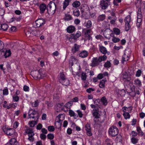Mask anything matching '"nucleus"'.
Segmentation results:
<instances>
[{
	"mask_svg": "<svg viewBox=\"0 0 145 145\" xmlns=\"http://www.w3.org/2000/svg\"><path fill=\"white\" fill-rule=\"evenodd\" d=\"M59 80L60 82L64 85L67 86L69 84V81L66 78L63 72L60 73Z\"/></svg>",
	"mask_w": 145,
	"mask_h": 145,
	"instance_id": "f257e3e1",
	"label": "nucleus"
},
{
	"mask_svg": "<svg viewBox=\"0 0 145 145\" xmlns=\"http://www.w3.org/2000/svg\"><path fill=\"white\" fill-rule=\"evenodd\" d=\"M2 129L7 135L11 136L13 135L15 132V130L13 128H10L6 126H4L2 127Z\"/></svg>",
	"mask_w": 145,
	"mask_h": 145,
	"instance_id": "f03ea898",
	"label": "nucleus"
},
{
	"mask_svg": "<svg viewBox=\"0 0 145 145\" xmlns=\"http://www.w3.org/2000/svg\"><path fill=\"white\" fill-rule=\"evenodd\" d=\"M108 132L110 135L112 137H115L118 133V130L116 127L112 126L109 128Z\"/></svg>",
	"mask_w": 145,
	"mask_h": 145,
	"instance_id": "7ed1b4c3",
	"label": "nucleus"
},
{
	"mask_svg": "<svg viewBox=\"0 0 145 145\" xmlns=\"http://www.w3.org/2000/svg\"><path fill=\"white\" fill-rule=\"evenodd\" d=\"M46 7L47 12L48 14H49V12H51V10L54 11V12L56 9V5L55 3L53 1H50Z\"/></svg>",
	"mask_w": 145,
	"mask_h": 145,
	"instance_id": "20e7f679",
	"label": "nucleus"
},
{
	"mask_svg": "<svg viewBox=\"0 0 145 145\" xmlns=\"http://www.w3.org/2000/svg\"><path fill=\"white\" fill-rule=\"evenodd\" d=\"M28 114L29 118H32L33 119L36 118L37 120H38L39 118V116L38 115L37 112L35 110L32 111V110H30L29 111Z\"/></svg>",
	"mask_w": 145,
	"mask_h": 145,
	"instance_id": "39448f33",
	"label": "nucleus"
},
{
	"mask_svg": "<svg viewBox=\"0 0 145 145\" xmlns=\"http://www.w3.org/2000/svg\"><path fill=\"white\" fill-rule=\"evenodd\" d=\"M45 20L43 18H40L35 21L36 26L37 27H39L44 25L45 23Z\"/></svg>",
	"mask_w": 145,
	"mask_h": 145,
	"instance_id": "423d86ee",
	"label": "nucleus"
},
{
	"mask_svg": "<svg viewBox=\"0 0 145 145\" xmlns=\"http://www.w3.org/2000/svg\"><path fill=\"white\" fill-rule=\"evenodd\" d=\"M31 75L35 79L40 78V70H36L31 71Z\"/></svg>",
	"mask_w": 145,
	"mask_h": 145,
	"instance_id": "0eeeda50",
	"label": "nucleus"
},
{
	"mask_svg": "<svg viewBox=\"0 0 145 145\" xmlns=\"http://www.w3.org/2000/svg\"><path fill=\"white\" fill-rule=\"evenodd\" d=\"M85 130L86 131V133L88 135L90 136L92 135L91 129L90 124L87 123L85 125Z\"/></svg>",
	"mask_w": 145,
	"mask_h": 145,
	"instance_id": "6e6552de",
	"label": "nucleus"
},
{
	"mask_svg": "<svg viewBox=\"0 0 145 145\" xmlns=\"http://www.w3.org/2000/svg\"><path fill=\"white\" fill-rule=\"evenodd\" d=\"M100 5L102 9L105 10L107 8L108 3L104 0H102L100 1Z\"/></svg>",
	"mask_w": 145,
	"mask_h": 145,
	"instance_id": "1a4fd4ad",
	"label": "nucleus"
},
{
	"mask_svg": "<svg viewBox=\"0 0 145 145\" xmlns=\"http://www.w3.org/2000/svg\"><path fill=\"white\" fill-rule=\"evenodd\" d=\"M40 11V12L41 14H42L44 13V12L47 9L46 5L44 3H42L40 4L39 6Z\"/></svg>",
	"mask_w": 145,
	"mask_h": 145,
	"instance_id": "9d476101",
	"label": "nucleus"
},
{
	"mask_svg": "<svg viewBox=\"0 0 145 145\" xmlns=\"http://www.w3.org/2000/svg\"><path fill=\"white\" fill-rule=\"evenodd\" d=\"M2 52L3 53V55L6 58L10 56L11 54L10 51V50H7L5 49L3 50Z\"/></svg>",
	"mask_w": 145,
	"mask_h": 145,
	"instance_id": "9b49d317",
	"label": "nucleus"
},
{
	"mask_svg": "<svg viewBox=\"0 0 145 145\" xmlns=\"http://www.w3.org/2000/svg\"><path fill=\"white\" fill-rule=\"evenodd\" d=\"M98 58L97 57H94L93 58V60L92 61L91 65L93 67L96 66L99 64V62Z\"/></svg>",
	"mask_w": 145,
	"mask_h": 145,
	"instance_id": "f8f14e48",
	"label": "nucleus"
},
{
	"mask_svg": "<svg viewBox=\"0 0 145 145\" xmlns=\"http://www.w3.org/2000/svg\"><path fill=\"white\" fill-rule=\"evenodd\" d=\"M81 35L80 32L79 31L75 35L74 34H71L70 35L71 38L74 39H76L79 38Z\"/></svg>",
	"mask_w": 145,
	"mask_h": 145,
	"instance_id": "ddd939ff",
	"label": "nucleus"
},
{
	"mask_svg": "<svg viewBox=\"0 0 145 145\" xmlns=\"http://www.w3.org/2000/svg\"><path fill=\"white\" fill-rule=\"evenodd\" d=\"M77 63L76 59L73 56H71L69 59V63L70 65L71 66H73L74 63Z\"/></svg>",
	"mask_w": 145,
	"mask_h": 145,
	"instance_id": "4468645a",
	"label": "nucleus"
},
{
	"mask_svg": "<svg viewBox=\"0 0 145 145\" xmlns=\"http://www.w3.org/2000/svg\"><path fill=\"white\" fill-rule=\"evenodd\" d=\"M99 50L100 52L104 54H106L107 53L106 48L104 46L99 45Z\"/></svg>",
	"mask_w": 145,
	"mask_h": 145,
	"instance_id": "2eb2a0df",
	"label": "nucleus"
},
{
	"mask_svg": "<svg viewBox=\"0 0 145 145\" xmlns=\"http://www.w3.org/2000/svg\"><path fill=\"white\" fill-rule=\"evenodd\" d=\"M88 55V52L84 50L79 54V56L82 58H85L87 57Z\"/></svg>",
	"mask_w": 145,
	"mask_h": 145,
	"instance_id": "dca6fc26",
	"label": "nucleus"
},
{
	"mask_svg": "<svg viewBox=\"0 0 145 145\" xmlns=\"http://www.w3.org/2000/svg\"><path fill=\"white\" fill-rule=\"evenodd\" d=\"M75 29V27L72 25L69 26L67 29V32L69 33H72L74 32Z\"/></svg>",
	"mask_w": 145,
	"mask_h": 145,
	"instance_id": "f3484780",
	"label": "nucleus"
},
{
	"mask_svg": "<svg viewBox=\"0 0 145 145\" xmlns=\"http://www.w3.org/2000/svg\"><path fill=\"white\" fill-rule=\"evenodd\" d=\"M132 109V108L130 106L128 107L124 106L122 108V111L124 112V113L126 112V111L127 112H128L129 113L130 112H131Z\"/></svg>",
	"mask_w": 145,
	"mask_h": 145,
	"instance_id": "a211bd4d",
	"label": "nucleus"
},
{
	"mask_svg": "<svg viewBox=\"0 0 145 145\" xmlns=\"http://www.w3.org/2000/svg\"><path fill=\"white\" fill-rule=\"evenodd\" d=\"M79 46L78 45L76 44H74V47L72 49V52L73 53H74L78 51L79 50Z\"/></svg>",
	"mask_w": 145,
	"mask_h": 145,
	"instance_id": "6ab92c4d",
	"label": "nucleus"
},
{
	"mask_svg": "<svg viewBox=\"0 0 145 145\" xmlns=\"http://www.w3.org/2000/svg\"><path fill=\"white\" fill-rule=\"evenodd\" d=\"M8 27V25L5 24H0V29H1L4 31L7 30Z\"/></svg>",
	"mask_w": 145,
	"mask_h": 145,
	"instance_id": "aec40b11",
	"label": "nucleus"
},
{
	"mask_svg": "<svg viewBox=\"0 0 145 145\" xmlns=\"http://www.w3.org/2000/svg\"><path fill=\"white\" fill-rule=\"evenodd\" d=\"M69 114L71 117H74L75 119H76L78 116L75 114V113L72 110H69Z\"/></svg>",
	"mask_w": 145,
	"mask_h": 145,
	"instance_id": "412c9836",
	"label": "nucleus"
},
{
	"mask_svg": "<svg viewBox=\"0 0 145 145\" xmlns=\"http://www.w3.org/2000/svg\"><path fill=\"white\" fill-rule=\"evenodd\" d=\"M106 81V79L102 80L100 82L99 85V87L101 88H103L105 87V82Z\"/></svg>",
	"mask_w": 145,
	"mask_h": 145,
	"instance_id": "4be33fe9",
	"label": "nucleus"
},
{
	"mask_svg": "<svg viewBox=\"0 0 145 145\" xmlns=\"http://www.w3.org/2000/svg\"><path fill=\"white\" fill-rule=\"evenodd\" d=\"M71 0H65L63 3V9L65 10L66 7L69 5Z\"/></svg>",
	"mask_w": 145,
	"mask_h": 145,
	"instance_id": "5701e85b",
	"label": "nucleus"
},
{
	"mask_svg": "<svg viewBox=\"0 0 145 145\" xmlns=\"http://www.w3.org/2000/svg\"><path fill=\"white\" fill-rule=\"evenodd\" d=\"M129 57L128 55H127L125 53H124L122 56V63H124V61H126L128 60Z\"/></svg>",
	"mask_w": 145,
	"mask_h": 145,
	"instance_id": "b1692460",
	"label": "nucleus"
},
{
	"mask_svg": "<svg viewBox=\"0 0 145 145\" xmlns=\"http://www.w3.org/2000/svg\"><path fill=\"white\" fill-rule=\"evenodd\" d=\"M65 16L64 19L65 20L69 21L72 20V16L69 14H65Z\"/></svg>",
	"mask_w": 145,
	"mask_h": 145,
	"instance_id": "393cba45",
	"label": "nucleus"
},
{
	"mask_svg": "<svg viewBox=\"0 0 145 145\" xmlns=\"http://www.w3.org/2000/svg\"><path fill=\"white\" fill-rule=\"evenodd\" d=\"M80 3L79 1H75L72 3V5L74 7L77 8L80 6Z\"/></svg>",
	"mask_w": 145,
	"mask_h": 145,
	"instance_id": "a878e982",
	"label": "nucleus"
},
{
	"mask_svg": "<svg viewBox=\"0 0 145 145\" xmlns=\"http://www.w3.org/2000/svg\"><path fill=\"white\" fill-rule=\"evenodd\" d=\"M93 116L95 117L94 119H96L99 118H100V115L97 112V110L95 111L93 113Z\"/></svg>",
	"mask_w": 145,
	"mask_h": 145,
	"instance_id": "bb28decb",
	"label": "nucleus"
},
{
	"mask_svg": "<svg viewBox=\"0 0 145 145\" xmlns=\"http://www.w3.org/2000/svg\"><path fill=\"white\" fill-rule=\"evenodd\" d=\"M73 14L75 16L78 17L80 15V12L78 8L76 9L75 10H73Z\"/></svg>",
	"mask_w": 145,
	"mask_h": 145,
	"instance_id": "cd10ccee",
	"label": "nucleus"
},
{
	"mask_svg": "<svg viewBox=\"0 0 145 145\" xmlns=\"http://www.w3.org/2000/svg\"><path fill=\"white\" fill-rule=\"evenodd\" d=\"M16 141V140L14 138L11 139L9 141V142H8L5 145H11L15 143Z\"/></svg>",
	"mask_w": 145,
	"mask_h": 145,
	"instance_id": "c85d7f7f",
	"label": "nucleus"
},
{
	"mask_svg": "<svg viewBox=\"0 0 145 145\" xmlns=\"http://www.w3.org/2000/svg\"><path fill=\"white\" fill-rule=\"evenodd\" d=\"M107 57L105 55H103V56H101L99 57V62H101L103 61H104L106 59Z\"/></svg>",
	"mask_w": 145,
	"mask_h": 145,
	"instance_id": "c756f323",
	"label": "nucleus"
},
{
	"mask_svg": "<svg viewBox=\"0 0 145 145\" xmlns=\"http://www.w3.org/2000/svg\"><path fill=\"white\" fill-rule=\"evenodd\" d=\"M105 15L102 14L100 15L98 18V21L99 22L100 21H103L105 19Z\"/></svg>",
	"mask_w": 145,
	"mask_h": 145,
	"instance_id": "7c9ffc66",
	"label": "nucleus"
},
{
	"mask_svg": "<svg viewBox=\"0 0 145 145\" xmlns=\"http://www.w3.org/2000/svg\"><path fill=\"white\" fill-rule=\"evenodd\" d=\"M130 93L132 97H134L135 96L136 94L138 95H139L140 94V92L138 90H137L136 92L135 91H132Z\"/></svg>",
	"mask_w": 145,
	"mask_h": 145,
	"instance_id": "2f4dec72",
	"label": "nucleus"
},
{
	"mask_svg": "<svg viewBox=\"0 0 145 145\" xmlns=\"http://www.w3.org/2000/svg\"><path fill=\"white\" fill-rule=\"evenodd\" d=\"M101 100L103 105H107V100L105 97H102Z\"/></svg>",
	"mask_w": 145,
	"mask_h": 145,
	"instance_id": "473e14b6",
	"label": "nucleus"
},
{
	"mask_svg": "<svg viewBox=\"0 0 145 145\" xmlns=\"http://www.w3.org/2000/svg\"><path fill=\"white\" fill-rule=\"evenodd\" d=\"M123 115L124 116L125 118L127 120L129 119L130 117V115L128 112H125L124 113Z\"/></svg>",
	"mask_w": 145,
	"mask_h": 145,
	"instance_id": "72a5a7b5",
	"label": "nucleus"
},
{
	"mask_svg": "<svg viewBox=\"0 0 145 145\" xmlns=\"http://www.w3.org/2000/svg\"><path fill=\"white\" fill-rule=\"evenodd\" d=\"M131 20V17L130 15H128L124 19V21L125 23H129Z\"/></svg>",
	"mask_w": 145,
	"mask_h": 145,
	"instance_id": "f704fd0d",
	"label": "nucleus"
},
{
	"mask_svg": "<svg viewBox=\"0 0 145 145\" xmlns=\"http://www.w3.org/2000/svg\"><path fill=\"white\" fill-rule=\"evenodd\" d=\"M114 33L116 35H119L120 34V30L117 28H114L113 29Z\"/></svg>",
	"mask_w": 145,
	"mask_h": 145,
	"instance_id": "c9c22d12",
	"label": "nucleus"
},
{
	"mask_svg": "<svg viewBox=\"0 0 145 145\" xmlns=\"http://www.w3.org/2000/svg\"><path fill=\"white\" fill-rule=\"evenodd\" d=\"M81 78L82 80H85L87 78V75L86 74V73L84 72H82V74Z\"/></svg>",
	"mask_w": 145,
	"mask_h": 145,
	"instance_id": "e433bc0d",
	"label": "nucleus"
},
{
	"mask_svg": "<svg viewBox=\"0 0 145 145\" xmlns=\"http://www.w3.org/2000/svg\"><path fill=\"white\" fill-rule=\"evenodd\" d=\"M29 123L30 127H33L37 124V122L36 121H29Z\"/></svg>",
	"mask_w": 145,
	"mask_h": 145,
	"instance_id": "4c0bfd02",
	"label": "nucleus"
},
{
	"mask_svg": "<svg viewBox=\"0 0 145 145\" xmlns=\"http://www.w3.org/2000/svg\"><path fill=\"white\" fill-rule=\"evenodd\" d=\"M104 66L105 67L109 68L111 66L110 62L109 61H107L105 63Z\"/></svg>",
	"mask_w": 145,
	"mask_h": 145,
	"instance_id": "58836bf2",
	"label": "nucleus"
},
{
	"mask_svg": "<svg viewBox=\"0 0 145 145\" xmlns=\"http://www.w3.org/2000/svg\"><path fill=\"white\" fill-rule=\"evenodd\" d=\"M48 130L50 132H53L55 130V128L53 126H49L48 127Z\"/></svg>",
	"mask_w": 145,
	"mask_h": 145,
	"instance_id": "ea45409f",
	"label": "nucleus"
},
{
	"mask_svg": "<svg viewBox=\"0 0 145 145\" xmlns=\"http://www.w3.org/2000/svg\"><path fill=\"white\" fill-rule=\"evenodd\" d=\"M131 27L130 25L129 24V23H125V30L126 31H129Z\"/></svg>",
	"mask_w": 145,
	"mask_h": 145,
	"instance_id": "a19ab883",
	"label": "nucleus"
},
{
	"mask_svg": "<svg viewBox=\"0 0 145 145\" xmlns=\"http://www.w3.org/2000/svg\"><path fill=\"white\" fill-rule=\"evenodd\" d=\"M35 33V36L37 37H39L41 35L42 33H40V31L39 30H36L34 31Z\"/></svg>",
	"mask_w": 145,
	"mask_h": 145,
	"instance_id": "79ce46f5",
	"label": "nucleus"
},
{
	"mask_svg": "<svg viewBox=\"0 0 145 145\" xmlns=\"http://www.w3.org/2000/svg\"><path fill=\"white\" fill-rule=\"evenodd\" d=\"M47 137L48 139L52 140L54 138V135L53 134H49L47 135Z\"/></svg>",
	"mask_w": 145,
	"mask_h": 145,
	"instance_id": "37998d69",
	"label": "nucleus"
},
{
	"mask_svg": "<svg viewBox=\"0 0 145 145\" xmlns=\"http://www.w3.org/2000/svg\"><path fill=\"white\" fill-rule=\"evenodd\" d=\"M112 41L114 43H116L119 42L120 41V39L118 38H117L116 37H114L112 39Z\"/></svg>",
	"mask_w": 145,
	"mask_h": 145,
	"instance_id": "c03bdc74",
	"label": "nucleus"
},
{
	"mask_svg": "<svg viewBox=\"0 0 145 145\" xmlns=\"http://www.w3.org/2000/svg\"><path fill=\"white\" fill-rule=\"evenodd\" d=\"M137 131L139 133H140V135L142 136L144 135V133L141 130L140 128L139 127H137Z\"/></svg>",
	"mask_w": 145,
	"mask_h": 145,
	"instance_id": "a18cd8bd",
	"label": "nucleus"
},
{
	"mask_svg": "<svg viewBox=\"0 0 145 145\" xmlns=\"http://www.w3.org/2000/svg\"><path fill=\"white\" fill-rule=\"evenodd\" d=\"M131 141L133 144H135L137 143L138 139L136 138L133 137L131 139Z\"/></svg>",
	"mask_w": 145,
	"mask_h": 145,
	"instance_id": "49530a36",
	"label": "nucleus"
},
{
	"mask_svg": "<svg viewBox=\"0 0 145 145\" xmlns=\"http://www.w3.org/2000/svg\"><path fill=\"white\" fill-rule=\"evenodd\" d=\"M85 35V39H86V40H89L90 39H92V37L90 35Z\"/></svg>",
	"mask_w": 145,
	"mask_h": 145,
	"instance_id": "de8ad7c7",
	"label": "nucleus"
},
{
	"mask_svg": "<svg viewBox=\"0 0 145 145\" xmlns=\"http://www.w3.org/2000/svg\"><path fill=\"white\" fill-rule=\"evenodd\" d=\"M92 23L91 21L90 20H89L87 22L86 24V26L88 28H89L91 26Z\"/></svg>",
	"mask_w": 145,
	"mask_h": 145,
	"instance_id": "09e8293b",
	"label": "nucleus"
},
{
	"mask_svg": "<svg viewBox=\"0 0 145 145\" xmlns=\"http://www.w3.org/2000/svg\"><path fill=\"white\" fill-rule=\"evenodd\" d=\"M25 132L27 134H29L31 133H32L33 132L32 129L30 128L27 129L26 130Z\"/></svg>",
	"mask_w": 145,
	"mask_h": 145,
	"instance_id": "8fccbe9b",
	"label": "nucleus"
},
{
	"mask_svg": "<svg viewBox=\"0 0 145 145\" xmlns=\"http://www.w3.org/2000/svg\"><path fill=\"white\" fill-rule=\"evenodd\" d=\"M40 137L41 139L44 140L46 139V136L44 135V134L42 133L40 134Z\"/></svg>",
	"mask_w": 145,
	"mask_h": 145,
	"instance_id": "3c124183",
	"label": "nucleus"
},
{
	"mask_svg": "<svg viewBox=\"0 0 145 145\" xmlns=\"http://www.w3.org/2000/svg\"><path fill=\"white\" fill-rule=\"evenodd\" d=\"M3 94L4 95H7L8 94V92L7 89H5L3 90Z\"/></svg>",
	"mask_w": 145,
	"mask_h": 145,
	"instance_id": "603ef678",
	"label": "nucleus"
},
{
	"mask_svg": "<svg viewBox=\"0 0 145 145\" xmlns=\"http://www.w3.org/2000/svg\"><path fill=\"white\" fill-rule=\"evenodd\" d=\"M141 71L140 70H138L136 72V76L137 77L140 76L141 75Z\"/></svg>",
	"mask_w": 145,
	"mask_h": 145,
	"instance_id": "864d4df0",
	"label": "nucleus"
},
{
	"mask_svg": "<svg viewBox=\"0 0 145 145\" xmlns=\"http://www.w3.org/2000/svg\"><path fill=\"white\" fill-rule=\"evenodd\" d=\"M73 101H72L68 102L66 104L65 106H68L69 107L71 106L73 104Z\"/></svg>",
	"mask_w": 145,
	"mask_h": 145,
	"instance_id": "5fc2aeb1",
	"label": "nucleus"
},
{
	"mask_svg": "<svg viewBox=\"0 0 145 145\" xmlns=\"http://www.w3.org/2000/svg\"><path fill=\"white\" fill-rule=\"evenodd\" d=\"M123 78L124 79H126V80L124 81V82L125 83H126V82H129L130 80L131 79V78L130 77H127L126 78L124 76H123Z\"/></svg>",
	"mask_w": 145,
	"mask_h": 145,
	"instance_id": "6e6d98bb",
	"label": "nucleus"
},
{
	"mask_svg": "<svg viewBox=\"0 0 145 145\" xmlns=\"http://www.w3.org/2000/svg\"><path fill=\"white\" fill-rule=\"evenodd\" d=\"M77 112L78 116L80 118H81L82 117L83 114L82 112L79 110H78L76 111Z\"/></svg>",
	"mask_w": 145,
	"mask_h": 145,
	"instance_id": "4d7b16f0",
	"label": "nucleus"
},
{
	"mask_svg": "<svg viewBox=\"0 0 145 145\" xmlns=\"http://www.w3.org/2000/svg\"><path fill=\"white\" fill-rule=\"evenodd\" d=\"M24 90L25 91H28L29 90V88L26 85L24 86L23 88Z\"/></svg>",
	"mask_w": 145,
	"mask_h": 145,
	"instance_id": "13d9d810",
	"label": "nucleus"
},
{
	"mask_svg": "<svg viewBox=\"0 0 145 145\" xmlns=\"http://www.w3.org/2000/svg\"><path fill=\"white\" fill-rule=\"evenodd\" d=\"M97 78L99 80L103 78V74L102 73H100L99 74H98V75L97 76Z\"/></svg>",
	"mask_w": 145,
	"mask_h": 145,
	"instance_id": "bf43d9fd",
	"label": "nucleus"
},
{
	"mask_svg": "<svg viewBox=\"0 0 145 145\" xmlns=\"http://www.w3.org/2000/svg\"><path fill=\"white\" fill-rule=\"evenodd\" d=\"M40 78H41L45 76L46 75L45 72H42L41 73L40 72Z\"/></svg>",
	"mask_w": 145,
	"mask_h": 145,
	"instance_id": "052dcab7",
	"label": "nucleus"
},
{
	"mask_svg": "<svg viewBox=\"0 0 145 145\" xmlns=\"http://www.w3.org/2000/svg\"><path fill=\"white\" fill-rule=\"evenodd\" d=\"M13 101H14L17 102L18 101V97L17 96L14 95L13 96Z\"/></svg>",
	"mask_w": 145,
	"mask_h": 145,
	"instance_id": "680f3d73",
	"label": "nucleus"
},
{
	"mask_svg": "<svg viewBox=\"0 0 145 145\" xmlns=\"http://www.w3.org/2000/svg\"><path fill=\"white\" fill-rule=\"evenodd\" d=\"M4 48V45L3 42L0 40V51L2 50Z\"/></svg>",
	"mask_w": 145,
	"mask_h": 145,
	"instance_id": "e2e57ef3",
	"label": "nucleus"
},
{
	"mask_svg": "<svg viewBox=\"0 0 145 145\" xmlns=\"http://www.w3.org/2000/svg\"><path fill=\"white\" fill-rule=\"evenodd\" d=\"M31 104L32 106L36 107L38 106V103L36 101H35L34 102L32 103Z\"/></svg>",
	"mask_w": 145,
	"mask_h": 145,
	"instance_id": "0e129e2a",
	"label": "nucleus"
},
{
	"mask_svg": "<svg viewBox=\"0 0 145 145\" xmlns=\"http://www.w3.org/2000/svg\"><path fill=\"white\" fill-rule=\"evenodd\" d=\"M135 82L136 84L140 85L141 84V82L138 79H137L135 80Z\"/></svg>",
	"mask_w": 145,
	"mask_h": 145,
	"instance_id": "69168bd1",
	"label": "nucleus"
},
{
	"mask_svg": "<svg viewBox=\"0 0 145 145\" xmlns=\"http://www.w3.org/2000/svg\"><path fill=\"white\" fill-rule=\"evenodd\" d=\"M42 127V125L41 123H39L37 127V129L38 130H40Z\"/></svg>",
	"mask_w": 145,
	"mask_h": 145,
	"instance_id": "338daca9",
	"label": "nucleus"
},
{
	"mask_svg": "<svg viewBox=\"0 0 145 145\" xmlns=\"http://www.w3.org/2000/svg\"><path fill=\"white\" fill-rule=\"evenodd\" d=\"M41 131L43 134H46L47 133V131L45 128H42Z\"/></svg>",
	"mask_w": 145,
	"mask_h": 145,
	"instance_id": "774afa93",
	"label": "nucleus"
}]
</instances>
